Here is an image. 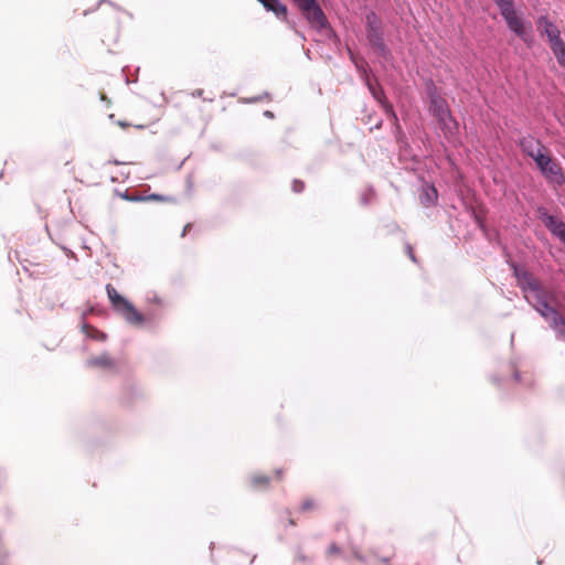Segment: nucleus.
<instances>
[{
    "label": "nucleus",
    "instance_id": "9d476101",
    "mask_svg": "<svg viewBox=\"0 0 565 565\" xmlns=\"http://www.w3.org/2000/svg\"><path fill=\"white\" fill-rule=\"evenodd\" d=\"M367 39L372 47L377 50L383 56H385L388 53L381 30L367 31Z\"/></svg>",
    "mask_w": 565,
    "mask_h": 565
},
{
    "label": "nucleus",
    "instance_id": "6ab92c4d",
    "mask_svg": "<svg viewBox=\"0 0 565 565\" xmlns=\"http://www.w3.org/2000/svg\"><path fill=\"white\" fill-rule=\"evenodd\" d=\"M561 223L562 221L557 220L554 216H547L545 220V225L552 233L554 232L555 227Z\"/></svg>",
    "mask_w": 565,
    "mask_h": 565
},
{
    "label": "nucleus",
    "instance_id": "412c9836",
    "mask_svg": "<svg viewBox=\"0 0 565 565\" xmlns=\"http://www.w3.org/2000/svg\"><path fill=\"white\" fill-rule=\"evenodd\" d=\"M316 508V502L315 500L312 499H306L301 505H300V511L301 512H308V511H311Z\"/></svg>",
    "mask_w": 565,
    "mask_h": 565
},
{
    "label": "nucleus",
    "instance_id": "9b49d317",
    "mask_svg": "<svg viewBox=\"0 0 565 565\" xmlns=\"http://www.w3.org/2000/svg\"><path fill=\"white\" fill-rule=\"evenodd\" d=\"M437 191L434 186H426L423 189V193L420 194V202L428 206L437 201Z\"/></svg>",
    "mask_w": 565,
    "mask_h": 565
},
{
    "label": "nucleus",
    "instance_id": "cd10ccee",
    "mask_svg": "<svg viewBox=\"0 0 565 565\" xmlns=\"http://www.w3.org/2000/svg\"><path fill=\"white\" fill-rule=\"evenodd\" d=\"M192 228V224L191 223H188L185 224V226L183 227V231H182V237H184Z\"/></svg>",
    "mask_w": 565,
    "mask_h": 565
},
{
    "label": "nucleus",
    "instance_id": "39448f33",
    "mask_svg": "<svg viewBox=\"0 0 565 565\" xmlns=\"http://www.w3.org/2000/svg\"><path fill=\"white\" fill-rule=\"evenodd\" d=\"M542 173L552 182L563 183L564 177L559 164L551 158L547 150L535 161Z\"/></svg>",
    "mask_w": 565,
    "mask_h": 565
},
{
    "label": "nucleus",
    "instance_id": "423d86ee",
    "mask_svg": "<svg viewBox=\"0 0 565 565\" xmlns=\"http://www.w3.org/2000/svg\"><path fill=\"white\" fill-rule=\"evenodd\" d=\"M429 110L443 129L449 128V124L454 122L447 102L443 97L431 96Z\"/></svg>",
    "mask_w": 565,
    "mask_h": 565
},
{
    "label": "nucleus",
    "instance_id": "c85d7f7f",
    "mask_svg": "<svg viewBox=\"0 0 565 565\" xmlns=\"http://www.w3.org/2000/svg\"><path fill=\"white\" fill-rule=\"evenodd\" d=\"M265 115H266L267 117H269V118H273V117H274L273 113H271V111H268V110H267V111H265Z\"/></svg>",
    "mask_w": 565,
    "mask_h": 565
},
{
    "label": "nucleus",
    "instance_id": "a211bd4d",
    "mask_svg": "<svg viewBox=\"0 0 565 565\" xmlns=\"http://www.w3.org/2000/svg\"><path fill=\"white\" fill-rule=\"evenodd\" d=\"M369 88L375 99L383 103L384 99V93L380 87L373 86L371 83H369Z\"/></svg>",
    "mask_w": 565,
    "mask_h": 565
},
{
    "label": "nucleus",
    "instance_id": "393cba45",
    "mask_svg": "<svg viewBox=\"0 0 565 565\" xmlns=\"http://www.w3.org/2000/svg\"><path fill=\"white\" fill-rule=\"evenodd\" d=\"M406 253L407 255L409 256V258L413 260V262H416V257H415V254H414V249L411 245H407L406 246Z\"/></svg>",
    "mask_w": 565,
    "mask_h": 565
},
{
    "label": "nucleus",
    "instance_id": "4be33fe9",
    "mask_svg": "<svg viewBox=\"0 0 565 565\" xmlns=\"http://www.w3.org/2000/svg\"><path fill=\"white\" fill-rule=\"evenodd\" d=\"M340 554H341V548L335 543H332L328 547V555L335 556V555H340Z\"/></svg>",
    "mask_w": 565,
    "mask_h": 565
},
{
    "label": "nucleus",
    "instance_id": "dca6fc26",
    "mask_svg": "<svg viewBox=\"0 0 565 565\" xmlns=\"http://www.w3.org/2000/svg\"><path fill=\"white\" fill-rule=\"evenodd\" d=\"M143 200H151V201H158V202H166V203H175V199L172 196H166L161 194H150L146 196Z\"/></svg>",
    "mask_w": 565,
    "mask_h": 565
},
{
    "label": "nucleus",
    "instance_id": "4468645a",
    "mask_svg": "<svg viewBox=\"0 0 565 565\" xmlns=\"http://www.w3.org/2000/svg\"><path fill=\"white\" fill-rule=\"evenodd\" d=\"M551 50L553 51L559 65L565 66V42L563 40L553 43Z\"/></svg>",
    "mask_w": 565,
    "mask_h": 565
},
{
    "label": "nucleus",
    "instance_id": "7ed1b4c3",
    "mask_svg": "<svg viewBox=\"0 0 565 565\" xmlns=\"http://www.w3.org/2000/svg\"><path fill=\"white\" fill-rule=\"evenodd\" d=\"M295 4L312 28L322 30L328 26L327 17L317 0H298Z\"/></svg>",
    "mask_w": 565,
    "mask_h": 565
},
{
    "label": "nucleus",
    "instance_id": "0eeeda50",
    "mask_svg": "<svg viewBox=\"0 0 565 565\" xmlns=\"http://www.w3.org/2000/svg\"><path fill=\"white\" fill-rule=\"evenodd\" d=\"M520 147L534 161L546 151L545 147L533 137H523L520 140Z\"/></svg>",
    "mask_w": 565,
    "mask_h": 565
},
{
    "label": "nucleus",
    "instance_id": "aec40b11",
    "mask_svg": "<svg viewBox=\"0 0 565 565\" xmlns=\"http://www.w3.org/2000/svg\"><path fill=\"white\" fill-rule=\"evenodd\" d=\"M553 234L556 235L565 244V223L562 222L558 224L555 227Z\"/></svg>",
    "mask_w": 565,
    "mask_h": 565
},
{
    "label": "nucleus",
    "instance_id": "bb28decb",
    "mask_svg": "<svg viewBox=\"0 0 565 565\" xmlns=\"http://www.w3.org/2000/svg\"><path fill=\"white\" fill-rule=\"evenodd\" d=\"M303 189V183L301 181L294 182V190L300 192Z\"/></svg>",
    "mask_w": 565,
    "mask_h": 565
},
{
    "label": "nucleus",
    "instance_id": "f03ea898",
    "mask_svg": "<svg viewBox=\"0 0 565 565\" xmlns=\"http://www.w3.org/2000/svg\"><path fill=\"white\" fill-rule=\"evenodd\" d=\"M106 292L111 308L119 313L126 322L136 327H141L146 322L143 315L140 313L127 298L122 297L113 285H106Z\"/></svg>",
    "mask_w": 565,
    "mask_h": 565
},
{
    "label": "nucleus",
    "instance_id": "b1692460",
    "mask_svg": "<svg viewBox=\"0 0 565 565\" xmlns=\"http://www.w3.org/2000/svg\"><path fill=\"white\" fill-rule=\"evenodd\" d=\"M284 478V470L280 468V469H276L274 471V477L273 479L277 480V481H281Z\"/></svg>",
    "mask_w": 565,
    "mask_h": 565
},
{
    "label": "nucleus",
    "instance_id": "6e6552de",
    "mask_svg": "<svg viewBox=\"0 0 565 565\" xmlns=\"http://www.w3.org/2000/svg\"><path fill=\"white\" fill-rule=\"evenodd\" d=\"M537 29L542 34L546 35L550 45L562 40L558 28L546 17H541L537 20Z\"/></svg>",
    "mask_w": 565,
    "mask_h": 565
},
{
    "label": "nucleus",
    "instance_id": "ddd939ff",
    "mask_svg": "<svg viewBox=\"0 0 565 565\" xmlns=\"http://www.w3.org/2000/svg\"><path fill=\"white\" fill-rule=\"evenodd\" d=\"M83 331L90 339H94V340H97V341H100V342H104V341L107 340V334L105 332L96 329L93 326L84 324L83 326Z\"/></svg>",
    "mask_w": 565,
    "mask_h": 565
},
{
    "label": "nucleus",
    "instance_id": "f8f14e48",
    "mask_svg": "<svg viewBox=\"0 0 565 565\" xmlns=\"http://www.w3.org/2000/svg\"><path fill=\"white\" fill-rule=\"evenodd\" d=\"M271 478L263 475V473H256L250 477V484L255 489H266L270 484Z\"/></svg>",
    "mask_w": 565,
    "mask_h": 565
},
{
    "label": "nucleus",
    "instance_id": "2eb2a0df",
    "mask_svg": "<svg viewBox=\"0 0 565 565\" xmlns=\"http://www.w3.org/2000/svg\"><path fill=\"white\" fill-rule=\"evenodd\" d=\"M366 31H377L381 30L380 21L375 13L371 12L366 15Z\"/></svg>",
    "mask_w": 565,
    "mask_h": 565
},
{
    "label": "nucleus",
    "instance_id": "20e7f679",
    "mask_svg": "<svg viewBox=\"0 0 565 565\" xmlns=\"http://www.w3.org/2000/svg\"><path fill=\"white\" fill-rule=\"evenodd\" d=\"M501 15L507 21V24L511 31L520 36L526 44H531L533 40L531 25H525L523 20L516 14L515 10L503 11Z\"/></svg>",
    "mask_w": 565,
    "mask_h": 565
},
{
    "label": "nucleus",
    "instance_id": "5701e85b",
    "mask_svg": "<svg viewBox=\"0 0 565 565\" xmlns=\"http://www.w3.org/2000/svg\"><path fill=\"white\" fill-rule=\"evenodd\" d=\"M373 196H374V192L372 190H367L365 193H363V195H362L363 204L370 203L371 200L373 199Z\"/></svg>",
    "mask_w": 565,
    "mask_h": 565
},
{
    "label": "nucleus",
    "instance_id": "f257e3e1",
    "mask_svg": "<svg viewBox=\"0 0 565 565\" xmlns=\"http://www.w3.org/2000/svg\"><path fill=\"white\" fill-rule=\"evenodd\" d=\"M513 269L518 285L524 291L525 299L565 339V320L558 311V309L564 308L559 294L544 288L532 274L520 269L516 265H513Z\"/></svg>",
    "mask_w": 565,
    "mask_h": 565
},
{
    "label": "nucleus",
    "instance_id": "c756f323",
    "mask_svg": "<svg viewBox=\"0 0 565 565\" xmlns=\"http://www.w3.org/2000/svg\"><path fill=\"white\" fill-rule=\"evenodd\" d=\"M289 524L294 526L296 525V522L292 519H289Z\"/></svg>",
    "mask_w": 565,
    "mask_h": 565
},
{
    "label": "nucleus",
    "instance_id": "f3484780",
    "mask_svg": "<svg viewBox=\"0 0 565 565\" xmlns=\"http://www.w3.org/2000/svg\"><path fill=\"white\" fill-rule=\"evenodd\" d=\"M495 4L500 9V13H503V11H509L513 9V0H494Z\"/></svg>",
    "mask_w": 565,
    "mask_h": 565
},
{
    "label": "nucleus",
    "instance_id": "a878e982",
    "mask_svg": "<svg viewBox=\"0 0 565 565\" xmlns=\"http://www.w3.org/2000/svg\"><path fill=\"white\" fill-rule=\"evenodd\" d=\"M118 125H119L120 127H122V128H126V127H130V126H132V124H129V122H126V121H121V120H120V121H118ZM134 127H136V128H140V129H141V128H143L145 126H143V125H134Z\"/></svg>",
    "mask_w": 565,
    "mask_h": 565
},
{
    "label": "nucleus",
    "instance_id": "2f4dec72",
    "mask_svg": "<svg viewBox=\"0 0 565 565\" xmlns=\"http://www.w3.org/2000/svg\"><path fill=\"white\" fill-rule=\"evenodd\" d=\"M467 4H470L473 0H463Z\"/></svg>",
    "mask_w": 565,
    "mask_h": 565
},
{
    "label": "nucleus",
    "instance_id": "7c9ffc66",
    "mask_svg": "<svg viewBox=\"0 0 565 565\" xmlns=\"http://www.w3.org/2000/svg\"><path fill=\"white\" fill-rule=\"evenodd\" d=\"M102 99L107 100L109 103V100L106 98V96L104 94H102Z\"/></svg>",
    "mask_w": 565,
    "mask_h": 565
},
{
    "label": "nucleus",
    "instance_id": "473e14b6",
    "mask_svg": "<svg viewBox=\"0 0 565 565\" xmlns=\"http://www.w3.org/2000/svg\"><path fill=\"white\" fill-rule=\"evenodd\" d=\"M298 0H292L294 3H296Z\"/></svg>",
    "mask_w": 565,
    "mask_h": 565
},
{
    "label": "nucleus",
    "instance_id": "1a4fd4ad",
    "mask_svg": "<svg viewBox=\"0 0 565 565\" xmlns=\"http://www.w3.org/2000/svg\"><path fill=\"white\" fill-rule=\"evenodd\" d=\"M87 365L89 367H97V369H107V370L116 369L115 360L106 352L102 353L98 356L90 358L87 361Z\"/></svg>",
    "mask_w": 565,
    "mask_h": 565
},
{
    "label": "nucleus",
    "instance_id": "72a5a7b5",
    "mask_svg": "<svg viewBox=\"0 0 565 565\" xmlns=\"http://www.w3.org/2000/svg\"><path fill=\"white\" fill-rule=\"evenodd\" d=\"M562 298H563V300H565V296H563Z\"/></svg>",
    "mask_w": 565,
    "mask_h": 565
}]
</instances>
